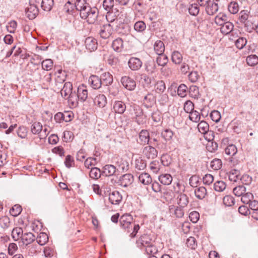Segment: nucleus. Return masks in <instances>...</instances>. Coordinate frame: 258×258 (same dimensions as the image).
Wrapping results in <instances>:
<instances>
[{
  "label": "nucleus",
  "instance_id": "55",
  "mask_svg": "<svg viewBox=\"0 0 258 258\" xmlns=\"http://www.w3.org/2000/svg\"><path fill=\"white\" fill-rule=\"evenodd\" d=\"M22 209L21 206L15 205L10 210L11 215L14 217L18 216L22 212Z\"/></svg>",
  "mask_w": 258,
  "mask_h": 258
},
{
  "label": "nucleus",
  "instance_id": "16",
  "mask_svg": "<svg viewBox=\"0 0 258 258\" xmlns=\"http://www.w3.org/2000/svg\"><path fill=\"white\" fill-rule=\"evenodd\" d=\"M94 103L100 108L104 107L107 103V99L103 94H98L94 99Z\"/></svg>",
  "mask_w": 258,
  "mask_h": 258
},
{
  "label": "nucleus",
  "instance_id": "30",
  "mask_svg": "<svg viewBox=\"0 0 258 258\" xmlns=\"http://www.w3.org/2000/svg\"><path fill=\"white\" fill-rule=\"evenodd\" d=\"M116 172V168L112 165H106L103 167V173L106 176L113 175Z\"/></svg>",
  "mask_w": 258,
  "mask_h": 258
},
{
  "label": "nucleus",
  "instance_id": "59",
  "mask_svg": "<svg viewBox=\"0 0 258 258\" xmlns=\"http://www.w3.org/2000/svg\"><path fill=\"white\" fill-rule=\"evenodd\" d=\"M119 15V12L116 11L115 12V14H113L112 12L108 11L106 15V19L108 23L112 22L115 19H117V17Z\"/></svg>",
  "mask_w": 258,
  "mask_h": 258
},
{
  "label": "nucleus",
  "instance_id": "18",
  "mask_svg": "<svg viewBox=\"0 0 258 258\" xmlns=\"http://www.w3.org/2000/svg\"><path fill=\"white\" fill-rule=\"evenodd\" d=\"M113 109L115 113L122 114L126 109V105L121 101H116L114 103Z\"/></svg>",
  "mask_w": 258,
  "mask_h": 258
},
{
  "label": "nucleus",
  "instance_id": "15",
  "mask_svg": "<svg viewBox=\"0 0 258 258\" xmlns=\"http://www.w3.org/2000/svg\"><path fill=\"white\" fill-rule=\"evenodd\" d=\"M72 90V84L70 82L65 83L60 91L61 96L64 98H67L73 92Z\"/></svg>",
  "mask_w": 258,
  "mask_h": 258
},
{
  "label": "nucleus",
  "instance_id": "54",
  "mask_svg": "<svg viewBox=\"0 0 258 258\" xmlns=\"http://www.w3.org/2000/svg\"><path fill=\"white\" fill-rule=\"evenodd\" d=\"M42 130V125L39 122H35L31 126V132L34 134H38Z\"/></svg>",
  "mask_w": 258,
  "mask_h": 258
},
{
  "label": "nucleus",
  "instance_id": "62",
  "mask_svg": "<svg viewBox=\"0 0 258 258\" xmlns=\"http://www.w3.org/2000/svg\"><path fill=\"white\" fill-rule=\"evenodd\" d=\"M248 14L247 10H242L240 12L239 20L241 23L244 24L248 20Z\"/></svg>",
  "mask_w": 258,
  "mask_h": 258
},
{
  "label": "nucleus",
  "instance_id": "56",
  "mask_svg": "<svg viewBox=\"0 0 258 258\" xmlns=\"http://www.w3.org/2000/svg\"><path fill=\"white\" fill-rule=\"evenodd\" d=\"M89 175L92 179H98L100 177L101 171L98 168H92L90 171Z\"/></svg>",
  "mask_w": 258,
  "mask_h": 258
},
{
  "label": "nucleus",
  "instance_id": "39",
  "mask_svg": "<svg viewBox=\"0 0 258 258\" xmlns=\"http://www.w3.org/2000/svg\"><path fill=\"white\" fill-rule=\"evenodd\" d=\"M48 240V236L44 232L40 233L36 238L37 242L40 245H44Z\"/></svg>",
  "mask_w": 258,
  "mask_h": 258
},
{
  "label": "nucleus",
  "instance_id": "11",
  "mask_svg": "<svg viewBox=\"0 0 258 258\" xmlns=\"http://www.w3.org/2000/svg\"><path fill=\"white\" fill-rule=\"evenodd\" d=\"M86 48L90 51H94L97 48V42L95 39L93 37H89L87 38L85 41Z\"/></svg>",
  "mask_w": 258,
  "mask_h": 258
},
{
  "label": "nucleus",
  "instance_id": "4",
  "mask_svg": "<svg viewBox=\"0 0 258 258\" xmlns=\"http://www.w3.org/2000/svg\"><path fill=\"white\" fill-rule=\"evenodd\" d=\"M110 25V27L112 28V30L114 29L118 33H122L123 32L121 29H123L125 28H127V26L123 23H121V21L119 19H115L112 22H109L107 24Z\"/></svg>",
  "mask_w": 258,
  "mask_h": 258
},
{
  "label": "nucleus",
  "instance_id": "21",
  "mask_svg": "<svg viewBox=\"0 0 258 258\" xmlns=\"http://www.w3.org/2000/svg\"><path fill=\"white\" fill-rule=\"evenodd\" d=\"M100 79L102 84L105 86L110 85L113 80L112 76L108 72L102 74Z\"/></svg>",
  "mask_w": 258,
  "mask_h": 258
},
{
  "label": "nucleus",
  "instance_id": "45",
  "mask_svg": "<svg viewBox=\"0 0 258 258\" xmlns=\"http://www.w3.org/2000/svg\"><path fill=\"white\" fill-rule=\"evenodd\" d=\"M44 72H42V74L39 73L38 76L36 77V80L40 81L42 80L43 83H49L51 81V74L50 73L48 75L44 76L43 78H42V75H44Z\"/></svg>",
  "mask_w": 258,
  "mask_h": 258
},
{
  "label": "nucleus",
  "instance_id": "60",
  "mask_svg": "<svg viewBox=\"0 0 258 258\" xmlns=\"http://www.w3.org/2000/svg\"><path fill=\"white\" fill-rule=\"evenodd\" d=\"M160 163L157 160L152 161L150 165V169L154 173H157L160 170Z\"/></svg>",
  "mask_w": 258,
  "mask_h": 258
},
{
  "label": "nucleus",
  "instance_id": "48",
  "mask_svg": "<svg viewBox=\"0 0 258 258\" xmlns=\"http://www.w3.org/2000/svg\"><path fill=\"white\" fill-rule=\"evenodd\" d=\"M139 112L136 115L135 117V121L139 125H142L146 123V120L144 116L143 115V112L141 110H139Z\"/></svg>",
  "mask_w": 258,
  "mask_h": 258
},
{
  "label": "nucleus",
  "instance_id": "38",
  "mask_svg": "<svg viewBox=\"0 0 258 258\" xmlns=\"http://www.w3.org/2000/svg\"><path fill=\"white\" fill-rule=\"evenodd\" d=\"M244 24L246 31L248 32H251L257 28V24L250 20H248Z\"/></svg>",
  "mask_w": 258,
  "mask_h": 258
},
{
  "label": "nucleus",
  "instance_id": "5",
  "mask_svg": "<svg viewBox=\"0 0 258 258\" xmlns=\"http://www.w3.org/2000/svg\"><path fill=\"white\" fill-rule=\"evenodd\" d=\"M38 8L35 5L30 4L25 10L26 16L30 20H33L38 15Z\"/></svg>",
  "mask_w": 258,
  "mask_h": 258
},
{
  "label": "nucleus",
  "instance_id": "49",
  "mask_svg": "<svg viewBox=\"0 0 258 258\" xmlns=\"http://www.w3.org/2000/svg\"><path fill=\"white\" fill-rule=\"evenodd\" d=\"M222 166V161L219 159L215 158L211 162L210 166L214 170L220 169Z\"/></svg>",
  "mask_w": 258,
  "mask_h": 258
},
{
  "label": "nucleus",
  "instance_id": "64",
  "mask_svg": "<svg viewBox=\"0 0 258 258\" xmlns=\"http://www.w3.org/2000/svg\"><path fill=\"white\" fill-rule=\"evenodd\" d=\"M114 7V0H104L103 7L107 12L110 11Z\"/></svg>",
  "mask_w": 258,
  "mask_h": 258
},
{
  "label": "nucleus",
  "instance_id": "44",
  "mask_svg": "<svg viewBox=\"0 0 258 258\" xmlns=\"http://www.w3.org/2000/svg\"><path fill=\"white\" fill-rule=\"evenodd\" d=\"M198 128L202 134H208L207 132L209 131V125L206 121H201L198 125Z\"/></svg>",
  "mask_w": 258,
  "mask_h": 258
},
{
  "label": "nucleus",
  "instance_id": "50",
  "mask_svg": "<svg viewBox=\"0 0 258 258\" xmlns=\"http://www.w3.org/2000/svg\"><path fill=\"white\" fill-rule=\"evenodd\" d=\"M226 187V183L223 181H217L214 184V187L216 191L221 192L223 191Z\"/></svg>",
  "mask_w": 258,
  "mask_h": 258
},
{
  "label": "nucleus",
  "instance_id": "40",
  "mask_svg": "<svg viewBox=\"0 0 258 258\" xmlns=\"http://www.w3.org/2000/svg\"><path fill=\"white\" fill-rule=\"evenodd\" d=\"M53 0H42L41 8L45 11H50L53 5Z\"/></svg>",
  "mask_w": 258,
  "mask_h": 258
},
{
  "label": "nucleus",
  "instance_id": "12",
  "mask_svg": "<svg viewBox=\"0 0 258 258\" xmlns=\"http://www.w3.org/2000/svg\"><path fill=\"white\" fill-rule=\"evenodd\" d=\"M218 10V4L214 2V0H210L206 8V11L207 14L209 15H213L216 13Z\"/></svg>",
  "mask_w": 258,
  "mask_h": 258
},
{
  "label": "nucleus",
  "instance_id": "14",
  "mask_svg": "<svg viewBox=\"0 0 258 258\" xmlns=\"http://www.w3.org/2000/svg\"><path fill=\"white\" fill-rule=\"evenodd\" d=\"M152 139L150 138L149 133L147 130H143L141 131L139 134V140L141 142V144H149L150 141V143H152Z\"/></svg>",
  "mask_w": 258,
  "mask_h": 258
},
{
  "label": "nucleus",
  "instance_id": "10",
  "mask_svg": "<svg viewBox=\"0 0 258 258\" xmlns=\"http://www.w3.org/2000/svg\"><path fill=\"white\" fill-rule=\"evenodd\" d=\"M77 94L81 102L85 101L88 97V90L86 86L83 85L79 86L77 90Z\"/></svg>",
  "mask_w": 258,
  "mask_h": 258
},
{
  "label": "nucleus",
  "instance_id": "47",
  "mask_svg": "<svg viewBox=\"0 0 258 258\" xmlns=\"http://www.w3.org/2000/svg\"><path fill=\"white\" fill-rule=\"evenodd\" d=\"M166 89L165 84L163 81H158L155 85V89L157 93H163Z\"/></svg>",
  "mask_w": 258,
  "mask_h": 258
},
{
  "label": "nucleus",
  "instance_id": "35",
  "mask_svg": "<svg viewBox=\"0 0 258 258\" xmlns=\"http://www.w3.org/2000/svg\"><path fill=\"white\" fill-rule=\"evenodd\" d=\"M139 180L144 184H148L152 182V178L147 173H142L139 176Z\"/></svg>",
  "mask_w": 258,
  "mask_h": 258
},
{
  "label": "nucleus",
  "instance_id": "26",
  "mask_svg": "<svg viewBox=\"0 0 258 258\" xmlns=\"http://www.w3.org/2000/svg\"><path fill=\"white\" fill-rule=\"evenodd\" d=\"M154 48L156 54L161 55L163 54L165 50L164 44L161 40L157 41L154 44Z\"/></svg>",
  "mask_w": 258,
  "mask_h": 258
},
{
  "label": "nucleus",
  "instance_id": "41",
  "mask_svg": "<svg viewBox=\"0 0 258 258\" xmlns=\"http://www.w3.org/2000/svg\"><path fill=\"white\" fill-rule=\"evenodd\" d=\"M53 62L51 59H46L41 62L42 68L43 70L49 71L52 69Z\"/></svg>",
  "mask_w": 258,
  "mask_h": 258
},
{
  "label": "nucleus",
  "instance_id": "7",
  "mask_svg": "<svg viewBox=\"0 0 258 258\" xmlns=\"http://www.w3.org/2000/svg\"><path fill=\"white\" fill-rule=\"evenodd\" d=\"M112 32L110 25L106 24L100 27L99 34L101 38L106 39L111 35Z\"/></svg>",
  "mask_w": 258,
  "mask_h": 258
},
{
  "label": "nucleus",
  "instance_id": "52",
  "mask_svg": "<svg viewBox=\"0 0 258 258\" xmlns=\"http://www.w3.org/2000/svg\"><path fill=\"white\" fill-rule=\"evenodd\" d=\"M253 199V196L251 192H246L241 196V202L246 204H248Z\"/></svg>",
  "mask_w": 258,
  "mask_h": 258
},
{
  "label": "nucleus",
  "instance_id": "8",
  "mask_svg": "<svg viewBox=\"0 0 258 258\" xmlns=\"http://www.w3.org/2000/svg\"><path fill=\"white\" fill-rule=\"evenodd\" d=\"M143 154L149 159H154L157 157L158 152L153 146H146L143 150Z\"/></svg>",
  "mask_w": 258,
  "mask_h": 258
},
{
  "label": "nucleus",
  "instance_id": "9",
  "mask_svg": "<svg viewBox=\"0 0 258 258\" xmlns=\"http://www.w3.org/2000/svg\"><path fill=\"white\" fill-rule=\"evenodd\" d=\"M109 200L113 205H118L122 200V196L116 190L109 194Z\"/></svg>",
  "mask_w": 258,
  "mask_h": 258
},
{
  "label": "nucleus",
  "instance_id": "32",
  "mask_svg": "<svg viewBox=\"0 0 258 258\" xmlns=\"http://www.w3.org/2000/svg\"><path fill=\"white\" fill-rule=\"evenodd\" d=\"M134 30L138 33H144L146 29V25L144 22L139 21L134 26Z\"/></svg>",
  "mask_w": 258,
  "mask_h": 258
},
{
  "label": "nucleus",
  "instance_id": "37",
  "mask_svg": "<svg viewBox=\"0 0 258 258\" xmlns=\"http://www.w3.org/2000/svg\"><path fill=\"white\" fill-rule=\"evenodd\" d=\"M162 138L166 141H169V144L171 142L173 136V132L170 129H165L161 133Z\"/></svg>",
  "mask_w": 258,
  "mask_h": 258
},
{
  "label": "nucleus",
  "instance_id": "34",
  "mask_svg": "<svg viewBox=\"0 0 258 258\" xmlns=\"http://www.w3.org/2000/svg\"><path fill=\"white\" fill-rule=\"evenodd\" d=\"M240 177L239 170L235 169H231L229 173V179L230 181L236 182Z\"/></svg>",
  "mask_w": 258,
  "mask_h": 258
},
{
  "label": "nucleus",
  "instance_id": "31",
  "mask_svg": "<svg viewBox=\"0 0 258 258\" xmlns=\"http://www.w3.org/2000/svg\"><path fill=\"white\" fill-rule=\"evenodd\" d=\"M23 234V230L20 227H16L12 231V236L15 241L22 239Z\"/></svg>",
  "mask_w": 258,
  "mask_h": 258
},
{
  "label": "nucleus",
  "instance_id": "19",
  "mask_svg": "<svg viewBox=\"0 0 258 258\" xmlns=\"http://www.w3.org/2000/svg\"><path fill=\"white\" fill-rule=\"evenodd\" d=\"M152 243H153V242H152L151 239L147 235H143L141 236L137 241V243L138 244L139 246H142L144 247L148 246Z\"/></svg>",
  "mask_w": 258,
  "mask_h": 258
},
{
  "label": "nucleus",
  "instance_id": "13",
  "mask_svg": "<svg viewBox=\"0 0 258 258\" xmlns=\"http://www.w3.org/2000/svg\"><path fill=\"white\" fill-rule=\"evenodd\" d=\"M88 82L92 87L95 89L100 88L102 85L101 79L95 75L90 76L89 78Z\"/></svg>",
  "mask_w": 258,
  "mask_h": 258
},
{
  "label": "nucleus",
  "instance_id": "53",
  "mask_svg": "<svg viewBox=\"0 0 258 258\" xmlns=\"http://www.w3.org/2000/svg\"><path fill=\"white\" fill-rule=\"evenodd\" d=\"M233 192L236 196L240 197L246 192V188L243 185H239L234 187Z\"/></svg>",
  "mask_w": 258,
  "mask_h": 258
},
{
  "label": "nucleus",
  "instance_id": "57",
  "mask_svg": "<svg viewBox=\"0 0 258 258\" xmlns=\"http://www.w3.org/2000/svg\"><path fill=\"white\" fill-rule=\"evenodd\" d=\"M168 60L167 56L163 54L159 55L156 58L157 64L160 66H165L168 62Z\"/></svg>",
  "mask_w": 258,
  "mask_h": 258
},
{
  "label": "nucleus",
  "instance_id": "25",
  "mask_svg": "<svg viewBox=\"0 0 258 258\" xmlns=\"http://www.w3.org/2000/svg\"><path fill=\"white\" fill-rule=\"evenodd\" d=\"M98 16V10L95 7L92 8V10L90 12V15L88 16L86 20L89 24H94Z\"/></svg>",
  "mask_w": 258,
  "mask_h": 258
},
{
  "label": "nucleus",
  "instance_id": "43",
  "mask_svg": "<svg viewBox=\"0 0 258 258\" xmlns=\"http://www.w3.org/2000/svg\"><path fill=\"white\" fill-rule=\"evenodd\" d=\"M171 59L175 64H179L182 61V55L178 51H174L172 54Z\"/></svg>",
  "mask_w": 258,
  "mask_h": 258
},
{
  "label": "nucleus",
  "instance_id": "6",
  "mask_svg": "<svg viewBox=\"0 0 258 258\" xmlns=\"http://www.w3.org/2000/svg\"><path fill=\"white\" fill-rule=\"evenodd\" d=\"M142 61L137 57H132L128 61V66L132 71H138L142 66Z\"/></svg>",
  "mask_w": 258,
  "mask_h": 258
},
{
  "label": "nucleus",
  "instance_id": "24",
  "mask_svg": "<svg viewBox=\"0 0 258 258\" xmlns=\"http://www.w3.org/2000/svg\"><path fill=\"white\" fill-rule=\"evenodd\" d=\"M221 26V32L225 35L229 34L233 30L234 27L233 24L229 21L223 24Z\"/></svg>",
  "mask_w": 258,
  "mask_h": 258
},
{
  "label": "nucleus",
  "instance_id": "42",
  "mask_svg": "<svg viewBox=\"0 0 258 258\" xmlns=\"http://www.w3.org/2000/svg\"><path fill=\"white\" fill-rule=\"evenodd\" d=\"M146 161L141 158L136 159L135 160V168L137 170H144L146 167Z\"/></svg>",
  "mask_w": 258,
  "mask_h": 258
},
{
  "label": "nucleus",
  "instance_id": "17",
  "mask_svg": "<svg viewBox=\"0 0 258 258\" xmlns=\"http://www.w3.org/2000/svg\"><path fill=\"white\" fill-rule=\"evenodd\" d=\"M119 180L122 186L127 187L133 182L134 176L131 174H125L120 177Z\"/></svg>",
  "mask_w": 258,
  "mask_h": 258
},
{
  "label": "nucleus",
  "instance_id": "23",
  "mask_svg": "<svg viewBox=\"0 0 258 258\" xmlns=\"http://www.w3.org/2000/svg\"><path fill=\"white\" fill-rule=\"evenodd\" d=\"M68 102L73 106L76 107L78 105V101L80 100L78 94L76 92H72L67 98Z\"/></svg>",
  "mask_w": 258,
  "mask_h": 258
},
{
  "label": "nucleus",
  "instance_id": "28",
  "mask_svg": "<svg viewBox=\"0 0 258 258\" xmlns=\"http://www.w3.org/2000/svg\"><path fill=\"white\" fill-rule=\"evenodd\" d=\"M158 179L160 182L164 185H169L172 181V177L170 174L167 173L160 175Z\"/></svg>",
  "mask_w": 258,
  "mask_h": 258
},
{
  "label": "nucleus",
  "instance_id": "33",
  "mask_svg": "<svg viewBox=\"0 0 258 258\" xmlns=\"http://www.w3.org/2000/svg\"><path fill=\"white\" fill-rule=\"evenodd\" d=\"M228 22L226 15L224 14H219L215 18V22L217 25L222 26L223 24Z\"/></svg>",
  "mask_w": 258,
  "mask_h": 258
},
{
  "label": "nucleus",
  "instance_id": "63",
  "mask_svg": "<svg viewBox=\"0 0 258 258\" xmlns=\"http://www.w3.org/2000/svg\"><path fill=\"white\" fill-rule=\"evenodd\" d=\"M199 7L197 4L190 5L188 8L189 13L192 16H197L199 13Z\"/></svg>",
  "mask_w": 258,
  "mask_h": 258
},
{
  "label": "nucleus",
  "instance_id": "1",
  "mask_svg": "<svg viewBox=\"0 0 258 258\" xmlns=\"http://www.w3.org/2000/svg\"><path fill=\"white\" fill-rule=\"evenodd\" d=\"M132 216L128 214H125L121 216L119 219L120 226V227L127 231V232L131 231V229H132V222H133Z\"/></svg>",
  "mask_w": 258,
  "mask_h": 258
},
{
  "label": "nucleus",
  "instance_id": "20",
  "mask_svg": "<svg viewBox=\"0 0 258 258\" xmlns=\"http://www.w3.org/2000/svg\"><path fill=\"white\" fill-rule=\"evenodd\" d=\"M35 236L31 232L25 233L23 234L21 239L24 244L28 245L31 244L35 240Z\"/></svg>",
  "mask_w": 258,
  "mask_h": 258
},
{
  "label": "nucleus",
  "instance_id": "3",
  "mask_svg": "<svg viewBox=\"0 0 258 258\" xmlns=\"http://www.w3.org/2000/svg\"><path fill=\"white\" fill-rule=\"evenodd\" d=\"M121 83L126 89L130 91L134 90L136 87V83L134 80L127 76L122 77L121 79Z\"/></svg>",
  "mask_w": 258,
  "mask_h": 258
},
{
  "label": "nucleus",
  "instance_id": "2",
  "mask_svg": "<svg viewBox=\"0 0 258 258\" xmlns=\"http://www.w3.org/2000/svg\"><path fill=\"white\" fill-rule=\"evenodd\" d=\"M68 4H72V8H75L80 12L87 8V6H90L89 3H87L86 0H68Z\"/></svg>",
  "mask_w": 258,
  "mask_h": 258
},
{
  "label": "nucleus",
  "instance_id": "46",
  "mask_svg": "<svg viewBox=\"0 0 258 258\" xmlns=\"http://www.w3.org/2000/svg\"><path fill=\"white\" fill-rule=\"evenodd\" d=\"M246 62L249 66H254L258 63V57L255 55H250L246 58Z\"/></svg>",
  "mask_w": 258,
  "mask_h": 258
},
{
  "label": "nucleus",
  "instance_id": "22",
  "mask_svg": "<svg viewBox=\"0 0 258 258\" xmlns=\"http://www.w3.org/2000/svg\"><path fill=\"white\" fill-rule=\"evenodd\" d=\"M195 194L198 199L202 200L205 198L207 194V189L204 186L197 187L195 189Z\"/></svg>",
  "mask_w": 258,
  "mask_h": 258
},
{
  "label": "nucleus",
  "instance_id": "51",
  "mask_svg": "<svg viewBox=\"0 0 258 258\" xmlns=\"http://www.w3.org/2000/svg\"><path fill=\"white\" fill-rule=\"evenodd\" d=\"M247 43V39L244 37H239L235 42V45L239 49H242Z\"/></svg>",
  "mask_w": 258,
  "mask_h": 258
},
{
  "label": "nucleus",
  "instance_id": "58",
  "mask_svg": "<svg viewBox=\"0 0 258 258\" xmlns=\"http://www.w3.org/2000/svg\"><path fill=\"white\" fill-rule=\"evenodd\" d=\"M10 219L7 216H4L0 218V227L3 229H7L10 226Z\"/></svg>",
  "mask_w": 258,
  "mask_h": 258
},
{
  "label": "nucleus",
  "instance_id": "27",
  "mask_svg": "<svg viewBox=\"0 0 258 258\" xmlns=\"http://www.w3.org/2000/svg\"><path fill=\"white\" fill-rule=\"evenodd\" d=\"M155 103V99L153 94L149 93L144 97V103L147 108L152 107Z\"/></svg>",
  "mask_w": 258,
  "mask_h": 258
},
{
  "label": "nucleus",
  "instance_id": "29",
  "mask_svg": "<svg viewBox=\"0 0 258 258\" xmlns=\"http://www.w3.org/2000/svg\"><path fill=\"white\" fill-rule=\"evenodd\" d=\"M123 41L120 38L113 40L112 43V47L117 52H120L123 48Z\"/></svg>",
  "mask_w": 258,
  "mask_h": 258
},
{
  "label": "nucleus",
  "instance_id": "61",
  "mask_svg": "<svg viewBox=\"0 0 258 258\" xmlns=\"http://www.w3.org/2000/svg\"><path fill=\"white\" fill-rule=\"evenodd\" d=\"M17 27V23L15 20L11 21L7 25V29L8 32L14 33Z\"/></svg>",
  "mask_w": 258,
  "mask_h": 258
},
{
  "label": "nucleus",
  "instance_id": "36",
  "mask_svg": "<svg viewBox=\"0 0 258 258\" xmlns=\"http://www.w3.org/2000/svg\"><path fill=\"white\" fill-rule=\"evenodd\" d=\"M178 204L181 207H185L188 204V198L187 196L183 194H180L177 198Z\"/></svg>",
  "mask_w": 258,
  "mask_h": 258
}]
</instances>
